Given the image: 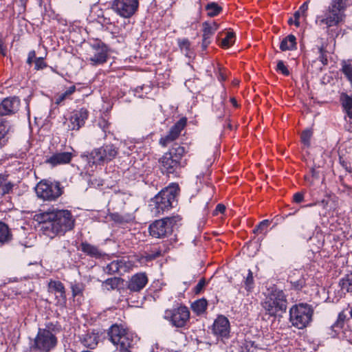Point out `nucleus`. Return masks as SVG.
<instances>
[{"instance_id": "f257e3e1", "label": "nucleus", "mask_w": 352, "mask_h": 352, "mask_svg": "<svg viewBox=\"0 0 352 352\" xmlns=\"http://www.w3.org/2000/svg\"><path fill=\"white\" fill-rule=\"evenodd\" d=\"M34 219L40 224L41 233L50 239L63 235L74 227L75 220L67 210L49 208L35 214Z\"/></svg>"}, {"instance_id": "f03ea898", "label": "nucleus", "mask_w": 352, "mask_h": 352, "mask_svg": "<svg viewBox=\"0 0 352 352\" xmlns=\"http://www.w3.org/2000/svg\"><path fill=\"white\" fill-rule=\"evenodd\" d=\"M185 153L184 147L175 144L159 160L162 173L168 177L170 175L177 177L182 168L186 164V160H183Z\"/></svg>"}, {"instance_id": "7ed1b4c3", "label": "nucleus", "mask_w": 352, "mask_h": 352, "mask_svg": "<svg viewBox=\"0 0 352 352\" xmlns=\"http://www.w3.org/2000/svg\"><path fill=\"white\" fill-rule=\"evenodd\" d=\"M57 344L55 325L50 323L44 329H38L30 349L25 352H50L56 346Z\"/></svg>"}, {"instance_id": "20e7f679", "label": "nucleus", "mask_w": 352, "mask_h": 352, "mask_svg": "<svg viewBox=\"0 0 352 352\" xmlns=\"http://www.w3.org/2000/svg\"><path fill=\"white\" fill-rule=\"evenodd\" d=\"M107 334L110 341L117 346L118 352H133L136 337L122 325H111Z\"/></svg>"}, {"instance_id": "39448f33", "label": "nucleus", "mask_w": 352, "mask_h": 352, "mask_svg": "<svg viewBox=\"0 0 352 352\" xmlns=\"http://www.w3.org/2000/svg\"><path fill=\"white\" fill-rule=\"evenodd\" d=\"M179 188L176 184H173L162 190L152 200L151 211L155 215H160L166 210L173 207L177 202Z\"/></svg>"}, {"instance_id": "423d86ee", "label": "nucleus", "mask_w": 352, "mask_h": 352, "mask_svg": "<svg viewBox=\"0 0 352 352\" xmlns=\"http://www.w3.org/2000/svg\"><path fill=\"white\" fill-rule=\"evenodd\" d=\"M349 0H332L324 17L320 19L318 17L320 25L325 24L327 27L337 25L343 20L344 12L347 6Z\"/></svg>"}, {"instance_id": "0eeeda50", "label": "nucleus", "mask_w": 352, "mask_h": 352, "mask_svg": "<svg viewBox=\"0 0 352 352\" xmlns=\"http://www.w3.org/2000/svg\"><path fill=\"white\" fill-rule=\"evenodd\" d=\"M287 305L284 292L282 290H274L266 298L263 306L269 315L276 316L285 312Z\"/></svg>"}, {"instance_id": "6e6552de", "label": "nucleus", "mask_w": 352, "mask_h": 352, "mask_svg": "<svg viewBox=\"0 0 352 352\" xmlns=\"http://www.w3.org/2000/svg\"><path fill=\"white\" fill-rule=\"evenodd\" d=\"M313 309L307 304L293 306L289 311V319L293 326L302 329L311 320Z\"/></svg>"}, {"instance_id": "1a4fd4ad", "label": "nucleus", "mask_w": 352, "mask_h": 352, "mask_svg": "<svg viewBox=\"0 0 352 352\" xmlns=\"http://www.w3.org/2000/svg\"><path fill=\"white\" fill-rule=\"evenodd\" d=\"M118 154V148L113 144H110L94 149L86 157L89 164L100 165L111 161Z\"/></svg>"}, {"instance_id": "9d476101", "label": "nucleus", "mask_w": 352, "mask_h": 352, "mask_svg": "<svg viewBox=\"0 0 352 352\" xmlns=\"http://www.w3.org/2000/svg\"><path fill=\"white\" fill-rule=\"evenodd\" d=\"M180 220L178 215L156 220L149 226V233L157 239L164 238L172 233L174 226Z\"/></svg>"}, {"instance_id": "9b49d317", "label": "nucleus", "mask_w": 352, "mask_h": 352, "mask_svg": "<svg viewBox=\"0 0 352 352\" xmlns=\"http://www.w3.org/2000/svg\"><path fill=\"white\" fill-rule=\"evenodd\" d=\"M36 193L38 197L44 201H55L63 193L59 182H51L42 180L36 186Z\"/></svg>"}, {"instance_id": "f8f14e48", "label": "nucleus", "mask_w": 352, "mask_h": 352, "mask_svg": "<svg viewBox=\"0 0 352 352\" xmlns=\"http://www.w3.org/2000/svg\"><path fill=\"white\" fill-rule=\"evenodd\" d=\"M139 0H113L111 9L120 16L131 17L138 10Z\"/></svg>"}, {"instance_id": "ddd939ff", "label": "nucleus", "mask_w": 352, "mask_h": 352, "mask_svg": "<svg viewBox=\"0 0 352 352\" xmlns=\"http://www.w3.org/2000/svg\"><path fill=\"white\" fill-rule=\"evenodd\" d=\"M164 318L171 322L176 327H184L190 318V311L185 306H180L177 308L166 310Z\"/></svg>"}, {"instance_id": "4468645a", "label": "nucleus", "mask_w": 352, "mask_h": 352, "mask_svg": "<svg viewBox=\"0 0 352 352\" xmlns=\"http://www.w3.org/2000/svg\"><path fill=\"white\" fill-rule=\"evenodd\" d=\"M94 50V54L89 58V60L93 65L102 64L107 59V47L100 41H96L91 45Z\"/></svg>"}, {"instance_id": "2eb2a0df", "label": "nucleus", "mask_w": 352, "mask_h": 352, "mask_svg": "<svg viewBox=\"0 0 352 352\" xmlns=\"http://www.w3.org/2000/svg\"><path fill=\"white\" fill-rule=\"evenodd\" d=\"M186 124V120L185 118L180 119L170 128L168 133L166 136L160 138V144L163 146H166L169 143L175 140L180 135Z\"/></svg>"}, {"instance_id": "dca6fc26", "label": "nucleus", "mask_w": 352, "mask_h": 352, "mask_svg": "<svg viewBox=\"0 0 352 352\" xmlns=\"http://www.w3.org/2000/svg\"><path fill=\"white\" fill-rule=\"evenodd\" d=\"M20 107V100L12 96L4 98L0 103V116H9L16 113Z\"/></svg>"}, {"instance_id": "f3484780", "label": "nucleus", "mask_w": 352, "mask_h": 352, "mask_svg": "<svg viewBox=\"0 0 352 352\" xmlns=\"http://www.w3.org/2000/svg\"><path fill=\"white\" fill-rule=\"evenodd\" d=\"M148 282V278L145 272H139L133 275L127 283V289L131 292H140Z\"/></svg>"}, {"instance_id": "a211bd4d", "label": "nucleus", "mask_w": 352, "mask_h": 352, "mask_svg": "<svg viewBox=\"0 0 352 352\" xmlns=\"http://www.w3.org/2000/svg\"><path fill=\"white\" fill-rule=\"evenodd\" d=\"M88 116L89 112L85 108H81L79 110L74 111L69 118L68 129L69 130H78L84 126Z\"/></svg>"}, {"instance_id": "6ab92c4d", "label": "nucleus", "mask_w": 352, "mask_h": 352, "mask_svg": "<svg viewBox=\"0 0 352 352\" xmlns=\"http://www.w3.org/2000/svg\"><path fill=\"white\" fill-rule=\"evenodd\" d=\"M212 331L214 334L222 338H228L230 334V322L227 318L219 316L214 322Z\"/></svg>"}, {"instance_id": "aec40b11", "label": "nucleus", "mask_w": 352, "mask_h": 352, "mask_svg": "<svg viewBox=\"0 0 352 352\" xmlns=\"http://www.w3.org/2000/svg\"><path fill=\"white\" fill-rule=\"evenodd\" d=\"M74 155L72 152L56 153L45 160L46 164L52 166L69 164Z\"/></svg>"}, {"instance_id": "412c9836", "label": "nucleus", "mask_w": 352, "mask_h": 352, "mask_svg": "<svg viewBox=\"0 0 352 352\" xmlns=\"http://www.w3.org/2000/svg\"><path fill=\"white\" fill-rule=\"evenodd\" d=\"M80 250L86 255L95 258H100L104 255V254L97 246L91 245L86 241L81 243Z\"/></svg>"}, {"instance_id": "4be33fe9", "label": "nucleus", "mask_w": 352, "mask_h": 352, "mask_svg": "<svg viewBox=\"0 0 352 352\" xmlns=\"http://www.w3.org/2000/svg\"><path fill=\"white\" fill-rule=\"evenodd\" d=\"M126 267V262L124 259H120L111 261L104 268V271L108 274H113L120 273L121 270L125 271Z\"/></svg>"}, {"instance_id": "5701e85b", "label": "nucleus", "mask_w": 352, "mask_h": 352, "mask_svg": "<svg viewBox=\"0 0 352 352\" xmlns=\"http://www.w3.org/2000/svg\"><path fill=\"white\" fill-rule=\"evenodd\" d=\"M99 336L94 331H87L80 338L81 343L87 348L94 349L98 343Z\"/></svg>"}, {"instance_id": "b1692460", "label": "nucleus", "mask_w": 352, "mask_h": 352, "mask_svg": "<svg viewBox=\"0 0 352 352\" xmlns=\"http://www.w3.org/2000/svg\"><path fill=\"white\" fill-rule=\"evenodd\" d=\"M76 86L73 85L67 88L64 92L57 94L54 96L55 104L59 105L65 100L71 99V96L76 91Z\"/></svg>"}, {"instance_id": "393cba45", "label": "nucleus", "mask_w": 352, "mask_h": 352, "mask_svg": "<svg viewBox=\"0 0 352 352\" xmlns=\"http://www.w3.org/2000/svg\"><path fill=\"white\" fill-rule=\"evenodd\" d=\"M296 38L295 36L289 34L286 36L280 43V49L282 51L292 50L296 48Z\"/></svg>"}, {"instance_id": "a878e982", "label": "nucleus", "mask_w": 352, "mask_h": 352, "mask_svg": "<svg viewBox=\"0 0 352 352\" xmlns=\"http://www.w3.org/2000/svg\"><path fill=\"white\" fill-rule=\"evenodd\" d=\"M12 239V234L8 226L0 221V245H4Z\"/></svg>"}, {"instance_id": "bb28decb", "label": "nucleus", "mask_w": 352, "mask_h": 352, "mask_svg": "<svg viewBox=\"0 0 352 352\" xmlns=\"http://www.w3.org/2000/svg\"><path fill=\"white\" fill-rule=\"evenodd\" d=\"M340 101L345 113L349 118L352 119V98L346 94H342Z\"/></svg>"}, {"instance_id": "cd10ccee", "label": "nucleus", "mask_w": 352, "mask_h": 352, "mask_svg": "<svg viewBox=\"0 0 352 352\" xmlns=\"http://www.w3.org/2000/svg\"><path fill=\"white\" fill-rule=\"evenodd\" d=\"M308 10V1L305 2L294 14V25L297 27L300 25V19L303 18L305 19L307 16V12Z\"/></svg>"}, {"instance_id": "c85d7f7f", "label": "nucleus", "mask_w": 352, "mask_h": 352, "mask_svg": "<svg viewBox=\"0 0 352 352\" xmlns=\"http://www.w3.org/2000/svg\"><path fill=\"white\" fill-rule=\"evenodd\" d=\"M124 282V280L119 277L107 278L102 283V285L108 290H112L118 288Z\"/></svg>"}, {"instance_id": "c756f323", "label": "nucleus", "mask_w": 352, "mask_h": 352, "mask_svg": "<svg viewBox=\"0 0 352 352\" xmlns=\"http://www.w3.org/2000/svg\"><path fill=\"white\" fill-rule=\"evenodd\" d=\"M340 285L342 291L352 292V272L347 274L340 281Z\"/></svg>"}, {"instance_id": "7c9ffc66", "label": "nucleus", "mask_w": 352, "mask_h": 352, "mask_svg": "<svg viewBox=\"0 0 352 352\" xmlns=\"http://www.w3.org/2000/svg\"><path fill=\"white\" fill-rule=\"evenodd\" d=\"M50 287L58 293L60 297L63 300H66L65 289L63 284L60 281H52L50 283Z\"/></svg>"}, {"instance_id": "2f4dec72", "label": "nucleus", "mask_w": 352, "mask_h": 352, "mask_svg": "<svg viewBox=\"0 0 352 352\" xmlns=\"http://www.w3.org/2000/svg\"><path fill=\"white\" fill-rule=\"evenodd\" d=\"M207 301L205 299H199L192 304V309L198 314L205 311L207 307Z\"/></svg>"}, {"instance_id": "473e14b6", "label": "nucleus", "mask_w": 352, "mask_h": 352, "mask_svg": "<svg viewBox=\"0 0 352 352\" xmlns=\"http://www.w3.org/2000/svg\"><path fill=\"white\" fill-rule=\"evenodd\" d=\"M206 10L208 12V15L212 17L218 15L222 10V8L217 3L212 2L206 5Z\"/></svg>"}, {"instance_id": "72a5a7b5", "label": "nucleus", "mask_w": 352, "mask_h": 352, "mask_svg": "<svg viewBox=\"0 0 352 352\" xmlns=\"http://www.w3.org/2000/svg\"><path fill=\"white\" fill-rule=\"evenodd\" d=\"M234 34L231 32H226L225 38L221 39L220 45L223 48H228L234 43Z\"/></svg>"}, {"instance_id": "f704fd0d", "label": "nucleus", "mask_w": 352, "mask_h": 352, "mask_svg": "<svg viewBox=\"0 0 352 352\" xmlns=\"http://www.w3.org/2000/svg\"><path fill=\"white\" fill-rule=\"evenodd\" d=\"M178 45L182 52H183L187 56H190V43L187 38L179 39Z\"/></svg>"}, {"instance_id": "c9c22d12", "label": "nucleus", "mask_w": 352, "mask_h": 352, "mask_svg": "<svg viewBox=\"0 0 352 352\" xmlns=\"http://www.w3.org/2000/svg\"><path fill=\"white\" fill-rule=\"evenodd\" d=\"M346 318V316L344 311L340 312L338 314L336 322L331 326L333 331L336 332L338 329H341L344 327V321Z\"/></svg>"}, {"instance_id": "e433bc0d", "label": "nucleus", "mask_w": 352, "mask_h": 352, "mask_svg": "<svg viewBox=\"0 0 352 352\" xmlns=\"http://www.w3.org/2000/svg\"><path fill=\"white\" fill-rule=\"evenodd\" d=\"M71 289L72 292V296L74 297L79 295H82V292L85 289V285L82 283H72L71 285Z\"/></svg>"}, {"instance_id": "4c0bfd02", "label": "nucleus", "mask_w": 352, "mask_h": 352, "mask_svg": "<svg viewBox=\"0 0 352 352\" xmlns=\"http://www.w3.org/2000/svg\"><path fill=\"white\" fill-rule=\"evenodd\" d=\"M109 217L111 220L117 223H124L129 221V219L126 217L121 215L118 212H113L109 214Z\"/></svg>"}, {"instance_id": "58836bf2", "label": "nucleus", "mask_w": 352, "mask_h": 352, "mask_svg": "<svg viewBox=\"0 0 352 352\" xmlns=\"http://www.w3.org/2000/svg\"><path fill=\"white\" fill-rule=\"evenodd\" d=\"M312 135L313 132L310 129L303 131L301 134V141L307 147L310 146V140Z\"/></svg>"}, {"instance_id": "ea45409f", "label": "nucleus", "mask_w": 352, "mask_h": 352, "mask_svg": "<svg viewBox=\"0 0 352 352\" xmlns=\"http://www.w3.org/2000/svg\"><path fill=\"white\" fill-rule=\"evenodd\" d=\"M203 37L210 38L214 34V31L211 28L210 22L203 23Z\"/></svg>"}, {"instance_id": "a19ab883", "label": "nucleus", "mask_w": 352, "mask_h": 352, "mask_svg": "<svg viewBox=\"0 0 352 352\" xmlns=\"http://www.w3.org/2000/svg\"><path fill=\"white\" fill-rule=\"evenodd\" d=\"M270 224L268 219H265L260 222L253 230L254 234L262 233Z\"/></svg>"}, {"instance_id": "79ce46f5", "label": "nucleus", "mask_w": 352, "mask_h": 352, "mask_svg": "<svg viewBox=\"0 0 352 352\" xmlns=\"http://www.w3.org/2000/svg\"><path fill=\"white\" fill-rule=\"evenodd\" d=\"M342 71L352 85V65L344 64Z\"/></svg>"}, {"instance_id": "37998d69", "label": "nucleus", "mask_w": 352, "mask_h": 352, "mask_svg": "<svg viewBox=\"0 0 352 352\" xmlns=\"http://www.w3.org/2000/svg\"><path fill=\"white\" fill-rule=\"evenodd\" d=\"M276 70V72L281 73L284 76L289 75V71L283 60H280L277 62Z\"/></svg>"}, {"instance_id": "c03bdc74", "label": "nucleus", "mask_w": 352, "mask_h": 352, "mask_svg": "<svg viewBox=\"0 0 352 352\" xmlns=\"http://www.w3.org/2000/svg\"><path fill=\"white\" fill-rule=\"evenodd\" d=\"M245 285L248 291H250L253 288L254 278L251 270H248V274L245 280Z\"/></svg>"}, {"instance_id": "a18cd8bd", "label": "nucleus", "mask_w": 352, "mask_h": 352, "mask_svg": "<svg viewBox=\"0 0 352 352\" xmlns=\"http://www.w3.org/2000/svg\"><path fill=\"white\" fill-rule=\"evenodd\" d=\"M47 67V64L44 61L43 58L39 57L36 58L34 60V69L36 70H40L45 68Z\"/></svg>"}, {"instance_id": "49530a36", "label": "nucleus", "mask_w": 352, "mask_h": 352, "mask_svg": "<svg viewBox=\"0 0 352 352\" xmlns=\"http://www.w3.org/2000/svg\"><path fill=\"white\" fill-rule=\"evenodd\" d=\"M318 52L320 53L319 60L324 65H327L328 60L326 56V51L322 46L318 47Z\"/></svg>"}, {"instance_id": "de8ad7c7", "label": "nucleus", "mask_w": 352, "mask_h": 352, "mask_svg": "<svg viewBox=\"0 0 352 352\" xmlns=\"http://www.w3.org/2000/svg\"><path fill=\"white\" fill-rule=\"evenodd\" d=\"M13 184L10 182H5L3 185L1 187L2 190V194L6 195L11 192L13 189Z\"/></svg>"}, {"instance_id": "09e8293b", "label": "nucleus", "mask_w": 352, "mask_h": 352, "mask_svg": "<svg viewBox=\"0 0 352 352\" xmlns=\"http://www.w3.org/2000/svg\"><path fill=\"white\" fill-rule=\"evenodd\" d=\"M206 282L204 278H201V280H199V283L195 287V292L196 294L200 293L201 292V290L203 289V288L206 286Z\"/></svg>"}, {"instance_id": "8fccbe9b", "label": "nucleus", "mask_w": 352, "mask_h": 352, "mask_svg": "<svg viewBox=\"0 0 352 352\" xmlns=\"http://www.w3.org/2000/svg\"><path fill=\"white\" fill-rule=\"evenodd\" d=\"M160 255H161V252L160 250H157L153 253L147 254L145 256V258H146V261H151V260H153V259L157 258Z\"/></svg>"}, {"instance_id": "3c124183", "label": "nucleus", "mask_w": 352, "mask_h": 352, "mask_svg": "<svg viewBox=\"0 0 352 352\" xmlns=\"http://www.w3.org/2000/svg\"><path fill=\"white\" fill-rule=\"evenodd\" d=\"M293 199L294 202L297 204L301 203L304 199V195L301 192H296L294 195Z\"/></svg>"}, {"instance_id": "603ef678", "label": "nucleus", "mask_w": 352, "mask_h": 352, "mask_svg": "<svg viewBox=\"0 0 352 352\" xmlns=\"http://www.w3.org/2000/svg\"><path fill=\"white\" fill-rule=\"evenodd\" d=\"M98 125L102 129V130L104 133V137H105L106 131L109 126V123L106 120H102L101 122H99Z\"/></svg>"}, {"instance_id": "864d4df0", "label": "nucleus", "mask_w": 352, "mask_h": 352, "mask_svg": "<svg viewBox=\"0 0 352 352\" xmlns=\"http://www.w3.org/2000/svg\"><path fill=\"white\" fill-rule=\"evenodd\" d=\"M34 58H36V52L34 50H32V51H30L29 53H28V59H27V63L28 65H31L33 62V59Z\"/></svg>"}, {"instance_id": "5fc2aeb1", "label": "nucleus", "mask_w": 352, "mask_h": 352, "mask_svg": "<svg viewBox=\"0 0 352 352\" xmlns=\"http://www.w3.org/2000/svg\"><path fill=\"white\" fill-rule=\"evenodd\" d=\"M210 43V38L203 37L202 44H201L202 49L204 50H206L207 47L209 45Z\"/></svg>"}, {"instance_id": "6e6d98bb", "label": "nucleus", "mask_w": 352, "mask_h": 352, "mask_svg": "<svg viewBox=\"0 0 352 352\" xmlns=\"http://www.w3.org/2000/svg\"><path fill=\"white\" fill-rule=\"evenodd\" d=\"M210 43V38L203 37L202 44H201L202 49L204 50H206L207 47L209 45Z\"/></svg>"}, {"instance_id": "4d7b16f0", "label": "nucleus", "mask_w": 352, "mask_h": 352, "mask_svg": "<svg viewBox=\"0 0 352 352\" xmlns=\"http://www.w3.org/2000/svg\"><path fill=\"white\" fill-rule=\"evenodd\" d=\"M226 210V206L223 204H219L215 209V214L217 212L223 213Z\"/></svg>"}, {"instance_id": "13d9d810", "label": "nucleus", "mask_w": 352, "mask_h": 352, "mask_svg": "<svg viewBox=\"0 0 352 352\" xmlns=\"http://www.w3.org/2000/svg\"><path fill=\"white\" fill-rule=\"evenodd\" d=\"M0 54L6 56V47L3 45V42L0 39Z\"/></svg>"}, {"instance_id": "bf43d9fd", "label": "nucleus", "mask_w": 352, "mask_h": 352, "mask_svg": "<svg viewBox=\"0 0 352 352\" xmlns=\"http://www.w3.org/2000/svg\"><path fill=\"white\" fill-rule=\"evenodd\" d=\"M8 176L4 174H0V188L7 181Z\"/></svg>"}, {"instance_id": "052dcab7", "label": "nucleus", "mask_w": 352, "mask_h": 352, "mask_svg": "<svg viewBox=\"0 0 352 352\" xmlns=\"http://www.w3.org/2000/svg\"><path fill=\"white\" fill-rule=\"evenodd\" d=\"M210 23L211 28L215 32L219 28L218 24L214 21Z\"/></svg>"}, {"instance_id": "680f3d73", "label": "nucleus", "mask_w": 352, "mask_h": 352, "mask_svg": "<svg viewBox=\"0 0 352 352\" xmlns=\"http://www.w3.org/2000/svg\"><path fill=\"white\" fill-rule=\"evenodd\" d=\"M230 102H231V103L232 104L233 106H234L236 107H238L237 101H236V100L234 98H230Z\"/></svg>"}, {"instance_id": "e2e57ef3", "label": "nucleus", "mask_w": 352, "mask_h": 352, "mask_svg": "<svg viewBox=\"0 0 352 352\" xmlns=\"http://www.w3.org/2000/svg\"><path fill=\"white\" fill-rule=\"evenodd\" d=\"M343 166H344L345 169L349 172V173H352V168L351 166H347L346 164H344V163L342 164Z\"/></svg>"}, {"instance_id": "0e129e2a", "label": "nucleus", "mask_w": 352, "mask_h": 352, "mask_svg": "<svg viewBox=\"0 0 352 352\" xmlns=\"http://www.w3.org/2000/svg\"><path fill=\"white\" fill-rule=\"evenodd\" d=\"M226 78V76H224L221 72L219 73V79L220 80H225Z\"/></svg>"}, {"instance_id": "69168bd1", "label": "nucleus", "mask_w": 352, "mask_h": 352, "mask_svg": "<svg viewBox=\"0 0 352 352\" xmlns=\"http://www.w3.org/2000/svg\"><path fill=\"white\" fill-rule=\"evenodd\" d=\"M288 23L289 24H292L293 23H294V21L293 20L292 18H290L289 20H288Z\"/></svg>"}]
</instances>
